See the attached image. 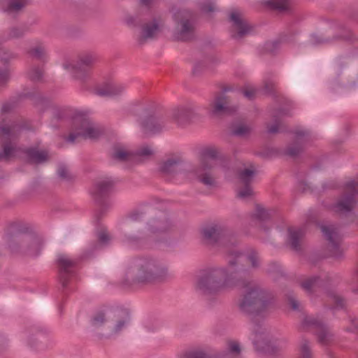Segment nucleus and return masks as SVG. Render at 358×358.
<instances>
[{"label": "nucleus", "mask_w": 358, "mask_h": 358, "mask_svg": "<svg viewBox=\"0 0 358 358\" xmlns=\"http://www.w3.org/2000/svg\"><path fill=\"white\" fill-rule=\"evenodd\" d=\"M194 113L191 108L181 106L173 110L172 117L179 125L182 126L189 123L193 118Z\"/></svg>", "instance_id": "32"}, {"label": "nucleus", "mask_w": 358, "mask_h": 358, "mask_svg": "<svg viewBox=\"0 0 358 358\" xmlns=\"http://www.w3.org/2000/svg\"><path fill=\"white\" fill-rule=\"evenodd\" d=\"M331 278L328 273L321 271L318 275L310 276L301 282L302 288L309 293L316 292L319 289L327 291L331 284Z\"/></svg>", "instance_id": "20"}, {"label": "nucleus", "mask_w": 358, "mask_h": 358, "mask_svg": "<svg viewBox=\"0 0 358 358\" xmlns=\"http://www.w3.org/2000/svg\"><path fill=\"white\" fill-rule=\"evenodd\" d=\"M17 54L10 52L8 50H2V55L1 56V61L6 64L8 63L10 60L17 58Z\"/></svg>", "instance_id": "57"}, {"label": "nucleus", "mask_w": 358, "mask_h": 358, "mask_svg": "<svg viewBox=\"0 0 358 358\" xmlns=\"http://www.w3.org/2000/svg\"><path fill=\"white\" fill-rule=\"evenodd\" d=\"M229 21L231 23V36L234 39H241L250 31V27L238 11L231 12Z\"/></svg>", "instance_id": "22"}, {"label": "nucleus", "mask_w": 358, "mask_h": 358, "mask_svg": "<svg viewBox=\"0 0 358 358\" xmlns=\"http://www.w3.org/2000/svg\"><path fill=\"white\" fill-rule=\"evenodd\" d=\"M321 230L326 239L329 242L332 255L336 257H339L341 255L339 248L340 237L336 229L333 226L322 225Z\"/></svg>", "instance_id": "28"}, {"label": "nucleus", "mask_w": 358, "mask_h": 358, "mask_svg": "<svg viewBox=\"0 0 358 358\" xmlns=\"http://www.w3.org/2000/svg\"><path fill=\"white\" fill-rule=\"evenodd\" d=\"M287 303L293 310L301 311L300 303L294 294L287 295Z\"/></svg>", "instance_id": "53"}, {"label": "nucleus", "mask_w": 358, "mask_h": 358, "mask_svg": "<svg viewBox=\"0 0 358 358\" xmlns=\"http://www.w3.org/2000/svg\"><path fill=\"white\" fill-rule=\"evenodd\" d=\"M296 139L289 144L285 150V154L292 157H296L303 152L306 140L309 136L308 131L297 129L294 131Z\"/></svg>", "instance_id": "24"}, {"label": "nucleus", "mask_w": 358, "mask_h": 358, "mask_svg": "<svg viewBox=\"0 0 358 358\" xmlns=\"http://www.w3.org/2000/svg\"><path fill=\"white\" fill-rule=\"evenodd\" d=\"M111 158L119 162L136 163L134 153L127 152L119 146L114 147Z\"/></svg>", "instance_id": "37"}, {"label": "nucleus", "mask_w": 358, "mask_h": 358, "mask_svg": "<svg viewBox=\"0 0 358 358\" xmlns=\"http://www.w3.org/2000/svg\"><path fill=\"white\" fill-rule=\"evenodd\" d=\"M207 62L212 64H217L218 60L213 56L207 57L205 60L199 61L195 64L192 69V73L194 76L200 75L204 70L207 69Z\"/></svg>", "instance_id": "43"}, {"label": "nucleus", "mask_w": 358, "mask_h": 358, "mask_svg": "<svg viewBox=\"0 0 358 358\" xmlns=\"http://www.w3.org/2000/svg\"><path fill=\"white\" fill-rule=\"evenodd\" d=\"M20 129V126L15 121L6 122L3 119L0 122V141H2L0 160L8 159L14 155L15 148L12 145L11 141L17 138Z\"/></svg>", "instance_id": "13"}, {"label": "nucleus", "mask_w": 358, "mask_h": 358, "mask_svg": "<svg viewBox=\"0 0 358 358\" xmlns=\"http://www.w3.org/2000/svg\"><path fill=\"white\" fill-rule=\"evenodd\" d=\"M238 252L241 253L240 251ZM241 254L243 257L240 260V267L242 266L246 268V267L241 264L244 258L250 262L252 268H257L259 267V257L257 251L252 250L249 252L246 256H245L243 252H241ZM247 269L250 271L249 268H247ZM248 280L249 282L246 286H235L231 288H245L244 293L241 296L238 300V309L244 315L257 316L266 310L270 303V299L265 289L259 285H251L250 271H249Z\"/></svg>", "instance_id": "3"}, {"label": "nucleus", "mask_w": 358, "mask_h": 358, "mask_svg": "<svg viewBox=\"0 0 358 358\" xmlns=\"http://www.w3.org/2000/svg\"><path fill=\"white\" fill-rule=\"evenodd\" d=\"M256 174V171L252 169H244L238 173V178L243 185H250Z\"/></svg>", "instance_id": "44"}, {"label": "nucleus", "mask_w": 358, "mask_h": 358, "mask_svg": "<svg viewBox=\"0 0 358 358\" xmlns=\"http://www.w3.org/2000/svg\"><path fill=\"white\" fill-rule=\"evenodd\" d=\"M281 41L275 40L265 43L264 50L266 52L275 55L278 51L280 46Z\"/></svg>", "instance_id": "49"}, {"label": "nucleus", "mask_w": 358, "mask_h": 358, "mask_svg": "<svg viewBox=\"0 0 358 358\" xmlns=\"http://www.w3.org/2000/svg\"><path fill=\"white\" fill-rule=\"evenodd\" d=\"M309 41L313 45H330L343 41L358 46V35L345 24L332 21L329 23L325 34H312Z\"/></svg>", "instance_id": "6"}, {"label": "nucleus", "mask_w": 358, "mask_h": 358, "mask_svg": "<svg viewBox=\"0 0 358 358\" xmlns=\"http://www.w3.org/2000/svg\"><path fill=\"white\" fill-rule=\"evenodd\" d=\"M252 193L253 191L250 185H244V187L238 191L237 196L241 199H246L252 196Z\"/></svg>", "instance_id": "52"}, {"label": "nucleus", "mask_w": 358, "mask_h": 358, "mask_svg": "<svg viewBox=\"0 0 358 358\" xmlns=\"http://www.w3.org/2000/svg\"><path fill=\"white\" fill-rule=\"evenodd\" d=\"M44 52H45L44 48L41 46H37V47L33 48L30 49L28 52V53L31 56H32L38 59H41V60H43V59Z\"/></svg>", "instance_id": "54"}, {"label": "nucleus", "mask_w": 358, "mask_h": 358, "mask_svg": "<svg viewBox=\"0 0 358 358\" xmlns=\"http://www.w3.org/2000/svg\"><path fill=\"white\" fill-rule=\"evenodd\" d=\"M199 8L201 11L204 13L214 12L215 10L214 3L211 0H206L199 3Z\"/></svg>", "instance_id": "51"}, {"label": "nucleus", "mask_w": 358, "mask_h": 358, "mask_svg": "<svg viewBox=\"0 0 358 358\" xmlns=\"http://www.w3.org/2000/svg\"><path fill=\"white\" fill-rule=\"evenodd\" d=\"M298 358H314L310 342L306 338H301Z\"/></svg>", "instance_id": "42"}, {"label": "nucleus", "mask_w": 358, "mask_h": 358, "mask_svg": "<svg viewBox=\"0 0 358 358\" xmlns=\"http://www.w3.org/2000/svg\"><path fill=\"white\" fill-rule=\"evenodd\" d=\"M124 22L131 29H138L136 40L139 45L155 40L160 31L159 22L156 17L150 20L145 15H129L126 17Z\"/></svg>", "instance_id": "8"}, {"label": "nucleus", "mask_w": 358, "mask_h": 358, "mask_svg": "<svg viewBox=\"0 0 358 358\" xmlns=\"http://www.w3.org/2000/svg\"><path fill=\"white\" fill-rule=\"evenodd\" d=\"M127 112L135 117L141 131L145 134H159L165 127L162 115L156 110L155 107L141 101L132 102L127 107Z\"/></svg>", "instance_id": "5"}, {"label": "nucleus", "mask_w": 358, "mask_h": 358, "mask_svg": "<svg viewBox=\"0 0 358 358\" xmlns=\"http://www.w3.org/2000/svg\"><path fill=\"white\" fill-rule=\"evenodd\" d=\"M115 185V180L110 177L99 178L94 183L90 192L94 202L99 208L95 213L97 221L111 206L110 196L114 189Z\"/></svg>", "instance_id": "10"}, {"label": "nucleus", "mask_w": 358, "mask_h": 358, "mask_svg": "<svg viewBox=\"0 0 358 358\" xmlns=\"http://www.w3.org/2000/svg\"><path fill=\"white\" fill-rule=\"evenodd\" d=\"M49 330L46 328L39 326L33 327L31 329V335L29 336L28 343L31 348H35L37 345V341H41L49 334Z\"/></svg>", "instance_id": "39"}, {"label": "nucleus", "mask_w": 358, "mask_h": 358, "mask_svg": "<svg viewBox=\"0 0 358 358\" xmlns=\"http://www.w3.org/2000/svg\"><path fill=\"white\" fill-rule=\"evenodd\" d=\"M80 138H83V136L77 131H73V129H71V132L67 137L65 138V141L69 143L73 144L76 142H78Z\"/></svg>", "instance_id": "58"}, {"label": "nucleus", "mask_w": 358, "mask_h": 358, "mask_svg": "<svg viewBox=\"0 0 358 358\" xmlns=\"http://www.w3.org/2000/svg\"><path fill=\"white\" fill-rule=\"evenodd\" d=\"M58 176L62 179H68V169L65 164H60L57 169Z\"/></svg>", "instance_id": "61"}, {"label": "nucleus", "mask_w": 358, "mask_h": 358, "mask_svg": "<svg viewBox=\"0 0 358 358\" xmlns=\"http://www.w3.org/2000/svg\"><path fill=\"white\" fill-rule=\"evenodd\" d=\"M174 37L176 40L187 42L194 37L198 15L188 9H180L174 13Z\"/></svg>", "instance_id": "9"}, {"label": "nucleus", "mask_w": 358, "mask_h": 358, "mask_svg": "<svg viewBox=\"0 0 358 358\" xmlns=\"http://www.w3.org/2000/svg\"><path fill=\"white\" fill-rule=\"evenodd\" d=\"M264 90L268 94H272L274 90V84L272 82L265 83Z\"/></svg>", "instance_id": "63"}, {"label": "nucleus", "mask_w": 358, "mask_h": 358, "mask_svg": "<svg viewBox=\"0 0 358 358\" xmlns=\"http://www.w3.org/2000/svg\"><path fill=\"white\" fill-rule=\"evenodd\" d=\"M180 358H208V355L201 350H193L185 352Z\"/></svg>", "instance_id": "50"}, {"label": "nucleus", "mask_w": 358, "mask_h": 358, "mask_svg": "<svg viewBox=\"0 0 358 358\" xmlns=\"http://www.w3.org/2000/svg\"><path fill=\"white\" fill-rule=\"evenodd\" d=\"M327 293L331 301L334 303L331 308L341 309L345 307V301L342 296L338 295L334 291H327Z\"/></svg>", "instance_id": "46"}, {"label": "nucleus", "mask_w": 358, "mask_h": 358, "mask_svg": "<svg viewBox=\"0 0 358 358\" xmlns=\"http://www.w3.org/2000/svg\"><path fill=\"white\" fill-rule=\"evenodd\" d=\"M231 90L229 87H224L222 91L215 94L213 99L209 103V110L212 116L223 117L234 115L238 107L231 97L227 94Z\"/></svg>", "instance_id": "11"}, {"label": "nucleus", "mask_w": 358, "mask_h": 358, "mask_svg": "<svg viewBox=\"0 0 358 358\" xmlns=\"http://www.w3.org/2000/svg\"><path fill=\"white\" fill-rule=\"evenodd\" d=\"M169 264L164 259L142 256L132 259L127 267L124 282L128 285L163 282L170 278Z\"/></svg>", "instance_id": "2"}, {"label": "nucleus", "mask_w": 358, "mask_h": 358, "mask_svg": "<svg viewBox=\"0 0 358 358\" xmlns=\"http://www.w3.org/2000/svg\"><path fill=\"white\" fill-rule=\"evenodd\" d=\"M29 30V27L27 24L24 23L20 26H14L9 29L8 34L3 36L2 40L7 41L10 39L20 38L24 36V34Z\"/></svg>", "instance_id": "38"}, {"label": "nucleus", "mask_w": 358, "mask_h": 358, "mask_svg": "<svg viewBox=\"0 0 358 358\" xmlns=\"http://www.w3.org/2000/svg\"><path fill=\"white\" fill-rule=\"evenodd\" d=\"M290 0H266L264 5L272 10L280 13L288 11Z\"/></svg>", "instance_id": "40"}, {"label": "nucleus", "mask_w": 358, "mask_h": 358, "mask_svg": "<svg viewBox=\"0 0 358 358\" xmlns=\"http://www.w3.org/2000/svg\"><path fill=\"white\" fill-rule=\"evenodd\" d=\"M10 79V72L8 69H0V86L6 85Z\"/></svg>", "instance_id": "60"}, {"label": "nucleus", "mask_w": 358, "mask_h": 358, "mask_svg": "<svg viewBox=\"0 0 358 358\" xmlns=\"http://www.w3.org/2000/svg\"><path fill=\"white\" fill-rule=\"evenodd\" d=\"M21 98H28L33 101L35 106L38 107L39 110L43 111L50 106V101L47 98L42 96L35 89L33 91L23 92L20 95Z\"/></svg>", "instance_id": "36"}, {"label": "nucleus", "mask_w": 358, "mask_h": 358, "mask_svg": "<svg viewBox=\"0 0 358 358\" xmlns=\"http://www.w3.org/2000/svg\"><path fill=\"white\" fill-rule=\"evenodd\" d=\"M217 150L214 148H207L203 150L202 155L203 157V159L206 158H210L215 159L217 158Z\"/></svg>", "instance_id": "55"}, {"label": "nucleus", "mask_w": 358, "mask_h": 358, "mask_svg": "<svg viewBox=\"0 0 358 358\" xmlns=\"http://www.w3.org/2000/svg\"><path fill=\"white\" fill-rule=\"evenodd\" d=\"M211 169V165L206 159H202L201 164L196 168L191 166L190 171L194 173L200 182L208 187H215L216 181L210 173L207 172Z\"/></svg>", "instance_id": "25"}, {"label": "nucleus", "mask_w": 358, "mask_h": 358, "mask_svg": "<svg viewBox=\"0 0 358 358\" xmlns=\"http://www.w3.org/2000/svg\"><path fill=\"white\" fill-rule=\"evenodd\" d=\"M272 210L262 207L259 204L255 206V213L251 215V220L256 225L262 228L266 232L270 230V222L272 216Z\"/></svg>", "instance_id": "26"}, {"label": "nucleus", "mask_w": 358, "mask_h": 358, "mask_svg": "<svg viewBox=\"0 0 358 358\" xmlns=\"http://www.w3.org/2000/svg\"><path fill=\"white\" fill-rule=\"evenodd\" d=\"M71 129L80 134L83 139H96L101 134V129L83 115H76L73 118Z\"/></svg>", "instance_id": "17"}, {"label": "nucleus", "mask_w": 358, "mask_h": 358, "mask_svg": "<svg viewBox=\"0 0 358 358\" xmlns=\"http://www.w3.org/2000/svg\"><path fill=\"white\" fill-rule=\"evenodd\" d=\"M110 315L111 326L108 337L119 336L130 323V313L125 308H114Z\"/></svg>", "instance_id": "18"}, {"label": "nucleus", "mask_w": 358, "mask_h": 358, "mask_svg": "<svg viewBox=\"0 0 358 358\" xmlns=\"http://www.w3.org/2000/svg\"><path fill=\"white\" fill-rule=\"evenodd\" d=\"M251 131L250 127L243 124H238L234 126L231 134L234 136L243 137L249 134Z\"/></svg>", "instance_id": "47"}, {"label": "nucleus", "mask_w": 358, "mask_h": 358, "mask_svg": "<svg viewBox=\"0 0 358 358\" xmlns=\"http://www.w3.org/2000/svg\"><path fill=\"white\" fill-rule=\"evenodd\" d=\"M280 270V266L277 262H271L269 264V268H268V273H274V272H279Z\"/></svg>", "instance_id": "62"}, {"label": "nucleus", "mask_w": 358, "mask_h": 358, "mask_svg": "<svg viewBox=\"0 0 358 358\" xmlns=\"http://www.w3.org/2000/svg\"><path fill=\"white\" fill-rule=\"evenodd\" d=\"M28 78L34 82L41 81L43 75L42 69L39 66H32L27 73Z\"/></svg>", "instance_id": "48"}, {"label": "nucleus", "mask_w": 358, "mask_h": 358, "mask_svg": "<svg viewBox=\"0 0 358 358\" xmlns=\"http://www.w3.org/2000/svg\"><path fill=\"white\" fill-rule=\"evenodd\" d=\"M191 166L185 164L180 157L169 158L162 162L159 168L164 176H174L178 173L187 175L190 171Z\"/></svg>", "instance_id": "21"}, {"label": "nucleus", "mask_w": 358, "mask_h": 358, "mask_svg": "<svg viewBox=\"0 0 358 358\" xmlns=\"http://www.w3.org/2000/svg\"><path fill=\"white\" fill-rule=\"evenodd\" d=\"M152 155V150L148 146L139 149L134 155L136 156V163L138 162L141 157L150 156Z\"/></svg>", "instance_id": "56"}, {"label": "nucleus", "mask_w": 358, "mask_h": 358, "mask_svg": "<svg viewBox=\"0 0 358 358\" xmlns=\"http://www.w3.org/2000/svg\"><path fill=\"white\" fill-rule=\"evenodd\" d=\"M79 258H71L66 254H59L57 257L59 291L64 296L73 291V283L77 279L79 269Z\"/></svg>", "instance_id": "7"}, {"label": "nucleus", "mask_w": 358, "mask_h": 358, "mask_svg": "<svg viewBox=\"0 0 358 358\" xmlns=\"http://www.w3.org/2000/svg\"><path fill=\"white\" fill-rule=\"evenodd\" d=\"M277 150L273 148H265L262 151L258 153V155L262 158H270L277 154Z\"/></svg>", "instance_id": "59"}, {"label": "nucleus", "mask_w": 358, "mask_h": 358, "mask_svg": "<svg viewBox=\"0 0 358 358\" xmlns=\"http://www.w3.org/2000/svg\"><path fill=\"white\" fill-rule=\"evenodd\" d=\"M22 152L26 155L27 161L30 164H43L48 159L46 151H41L36 147L24 148Z\"/></svg>", "instance_id": "31"}, {"label": "nucleus", "mask_w": 358, "mask_h": 358, "mask_svg": "<svg viewBox=\"0 0 358 358\" xmlns=\"http://www.w3.org/2000/svg\"><path fill=\"white\" fill-rule=\"evenodd\" d=\"M254 338L252 343L259 353L275 357L280 355L283 346L273 343L270 335L259 324H256L253 329Z\"/></svg>", "instance_id": "15"}, {"label": "nucleus", "mask_w": 358, "mask_h": 358, "mask_svg": "<svg viewBox=\"0 0 358 358\" xmlns=\"http://www.w3.org/2000/svg\"><path fill=\"white\" fill-rule=\"evenodd\" d=\"M112 308H102L96 310L90 317V324L95 329H99L104 325L106 322H109L110 320V313L113 312Z\"/></svg>", "instance_id": "33"}, {"label": "nucleus", "mask_w": 358, "mask_h": 358, "mask_svg": "<svg viewBox=\"0 0 358 358\" xmlns=\"http://www.w3.org/2000/svg\"><path fill=\"white\" fill-rule=\"evenodd\" d=\"M201 235L206 244L223 248L228 256V267L210 266L201 270L196 278V292L211 300L227 287L246 286L249 271L239 266L243 255L235 249L237 240L232 231L222 224H212L202 229Z\"/></svg>", "instance_id": "1"}, {"label": "nucleus", "mask_w": 358, "mask_h": 358, "mask_svg": "<svg viewBox=\"0 0 358 358\" xmlns=\"http://www.w3.org/2000/svg\"><path fill=\"white\" fill-rule=\"evenodd\" d=\"M122 241L135 248H150L153 246L154 239L152 236L147 235L145 232L138 231L137 234L124 231L122 236Z\"/></svg>", "instance_id": "19"}, {"label": "nucleus", "mask_w": 358, "mask_h": 358, "mask_svg": "<svg viewBox=\"0 0 358 358\" xmlns=\"http://www.w3.org/2000/svg\"><path fill=\"white\" fill-rule=\"evenodd\" d=\"M173 224L166 213H161L147 223L148 230L153 234H164L170 231Z\"/></svg>", "instance_id": "23"}, {"label": "nucleus", "mask_w": 358, "mask_h": 358, "mask_svg": "<svg viewBox=\"0 0 358 358\" xmlns=\"http://www.w3.org/2000/svg\"><path fill=\"white\" fill-rule=\"evenodd\" d=\"M97 241H94L87 248L81 256V259L91 257L94 252L100 250L103 246L109 244L110 237L105 229H102L97 234Z\"/></svg>", "instance_id": "29"}, {"label": "nucleus", "mask_w": 358, "mask_h": 358, "mask_svg": "<svg viewBox=\"0 0 358 358\" xmlns=\"http://www.w3.org/2000/svg\"><path fill=\"white\" fill-rule=\"evenodd\" d=\"M255 93V92L253 90H246L243 91V95L250 100L254 98Z\"/></svg>", "instance_id": "64"}, {"label": "nucleus", "mask_w": 358, "mask_h": 358, "mask_svg": "<svg viewBox=\"0 0 358 358\" xmlns=\"http://www.w3.org/2000/svg\"><path fill=\"white\" fill-rule=\"evenodd\" d=\"M28 4V0H10L8 2L7 11L8 13L19 12Z\"/></svg>", "instance_id": "45"}, {"label": "nucleus", "mask_w": 358, "mask_h": 358, "mask_svg": "<svg viewBox=\"0 0 358 358\" xmlns=\"http://www.w3.org/2000/svg\"><path fill=\"white\" fill-rule=\"evenodd\" d=\"M345 192L333 205V210L340 215L352 213L357 203L358 182L350 180L345 185Z\"/></svg>", "instance_id": "14"}, {"label": "nucleus", "mask_w": 358, "mask_h": 358, "mask_svg": "<svg viewBox=\"0 0 358 358\" xmlns=\"http://www.w3.org/2000/svg\"><path fill=\"white\" fill-rule=\"evenodd\" d=\"M126 90V85L115 82H107L95 90V94L99 96L117 97Z\"/></svg>", "instance_id": "27"}, {"label": "nucleus", "mask_w": 358, "mask_h": 358, "mask_svg": "<svg viewBox=\"0 0 358 358\" xmlns=\"http://www.w3.org/2000/svg\"><path fill=\"white\" fill-rule=\"evenodd\" d=\"M301 328H313L315 330L317 341L323 345H329L334 339V334L330 328L318 318L306 316L303 318Z\"/></svg>", "instance_id": "16"}, {"label": "nucleus", "mask_w": 358, "mask_h": 358, "mask_svg": "<svg viewBox=\"0 0 358 358\" xmlns=\"http://www.w3.org/2000/svg\"><path fill=\"white\" fill-rule=\"evenodd\" d=\"M96 61L93 53H85L78 57L73 63H64L63 67L68 70L72 76L82 83L87 82L91 76L92 69Z\"/></svg>", "instance_id": "12"}, {"label": "nucleus", "mask_w": 358, "mask_h": 358, "mask_svg": "<svg viewBox=\"0 0 358 358\" xmlns=\"http://www.w3.org/2000/svg\"><path fill=\"white\" fill-rule=\"evenodd\" d=\"M242 350L238 341H227L224 350L217 355V358H243Z\"/></svg>", "instance_id": "30"}, {"label": "nucleus", "mask_w": 358, "mask_h": 358, "mask_svg": "<svg viewBox=\"0 0 358 358\" xmlns=\"http://www.w3.org/2000/svg\"><path fill=\"white\" fill-rule=\"evenodd\" d=\"M8 246L12 253L31 257H38L44 245L43 238L22 222L11 223L6 234Z\"/></svg>", "instance_id": "4"}, {"label": "nucleus", "mask_w": 358, "mask_h": 358, "mask_svg": "<svg viewBox=\"0 0 358 358\" xmlns=\"http://www.w3.org/2000/svg\"><path fill=\"white\" fill-rule=\"evenodd\" d=\"M152 210H153V208L150 205H147L129 213L124 222L125 230L131 227L132 222L142 220L145 215Z\"/></svg>", "instance_id": "34"}, {"label": "nucleus", "mask_w": 358, "mask_h": 358, "mask_svg": "<svg viewBox=\"0 0 358 358\" xmlns=\"http://www.w3.org/2000/svg\"><path fill=\"white\" fill-rule=\"evenodd\" d=\"M287 110L283 108H279L278 110H275L271 113V115L273 118L274 124L270 127H267V131L269 134H276L279 132V127L280 125V122L278 120L279 115H287Z\"/></svg>", "instance_id": "41"}, {"label": "nucleus", "mask_w": 358, "mask_h": 358, "mask_svg": "<svg viewBox=\"0 0 358 358\" xmlns=\"http://www.w3.org/2000/svg\"><path fill=\"white\" fill-rule=\"evenodd\" d=\"M287 243L295 251L301 249L300 241L304 236L305 230L303 228H292L287 230Z\"/></svg>", "instance_id": "35"}]
</instances>
